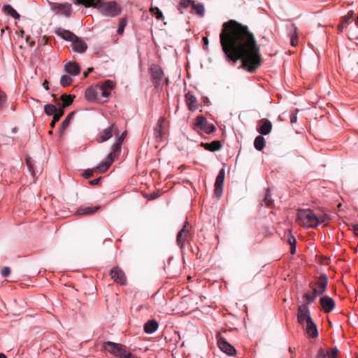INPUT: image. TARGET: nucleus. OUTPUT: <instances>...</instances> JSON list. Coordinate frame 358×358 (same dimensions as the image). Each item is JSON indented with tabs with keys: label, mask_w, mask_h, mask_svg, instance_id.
I'll list each match as a JSON object with an SVG mask.
<instances>
[{
	"label": "nucleus",
	"mask_w": 358,
	"mask_h": 358,
	"mask_svg": "<svg viewBox=\"0 0 358 358\" xmlns=\"http://www.w3.org/2000/svg\"><path fill=\"white\" fill-rule=\"evenodd\" d=\"M71 46L73 51L79 53L84 52L87 48V44L77 36L72 41Z\"/></svg>",
	"instance_id": "obj_23"
},
{
	"label": "nucleus",
	"mask_w": 358,
	"mask_h": 358,
	"mask_svg": "<svg viewBox=\"0 0 358 358\" xmlns=\"http://www.w3.org/2000/svg\"><path fill=\"white\" fill-rule=\"evenodd\" d=\"M48 3L50 10L56 15L69 17L72 12V6L69 3H55L50 1Z\"/></svg>",
	"instance_id": "obj_9"
},
{
	"label": "nucleus",
	"mask_w": 358,
	"mask_h": 358,
	"mask_svg": "<svg viewBox=\"0 0 358 358\" xmlns=\"http://www.w3.org/2000/svg\"><path fill=\"white\" fill-rule=\"evenodd\" d=\"M110 275L116 282L120 285H124L126 283V277L124 275V273L118 267L113 268L110 271Z\"/></svg>",
	"instance_id": "obj_20"
},
{
	"label": "nucleus",
	"mask_w": 358,
	"mask_h": 358,
	"mask_svg": "<svg viewBox=\"0 0 358 358\" xmlns=\"http://www.w3.org/2000/svg\"><path fill=\"white\" fill-rule=\"evenodd\" d=\"M64 115V109L63 108H57V112L53 115V116H55L59 120L61 118V117Z\"/></svg>",
	"instance_id": "obj_47"
},
{
	"label": "nucleus",
	"mask_w": 358,
	"mask_h": 358,
	"mask_svg": "<svg viewBox=\"0 0 358 358\" xmlns=\"http://www.w3.org/2000/svg\"><path fill=\"white\" fill-rule=\"evenodd\" d=\"M272 129V123L270 120L263 118L258 122L257 131L262 135L268 134Z\"/></svg>",
	"instance_id": "obj_18"
},
{
	"label": "nucleus",
	"mask_w": 358,
	"mask_h": 358,
	"mask_svg": "<svg viewBox=\"0 0 358 358\" xmlns=\"http://www.w3.org/2000/svg\"><path fill=\"white\" fill-rule=\"evenodd\" d=\"M194 128L201 129L206 134H211L216 129L213 124H209L206 117L203 116H198L194 122Z\"/></svg>",
	"instance_id": "obj_10"
},
{
	"label": "nucleus",
	"mask_w": 358,
	"mask_h": 358,
	"mask_svg": "<svg viewBox=\"0 0 358 358\" xmlns=\"http://www.w3.org/2000/svg\"><path fill=\"white\" fill-rule=\"evenodd\" d=\"M292 239H295V238L292 236H291L289 238H288V243L290 245V246H292Z\"/></svg>",
	"instance_id": "obj_55"
},
{
	"label": "nucleus",
	"mask_w": 358,
	"mask_h": 358,
	"mask_svg": "<svg viewBox=\"0 0 358 358\" xmlns=\"http://www.w3.org/2000/svg\"><path fill=\"white\" fill-rule=\"evenodd\" d=\"M352 18H353V12L350 11L347 16L343 17L341 22H343V24L345 25L348 23V22Z\"/></svg>",
	"instance_id": "obj_42"
},
{
	"label": "nucleus",
	"mask_w": 358,
	"mask_h": 358,
	"mask_svg": "<svg viewBox=\"0 0 358 358\" xmlns=\"http://www.w3.org/2000/svg\"><path fill=\"white\" fill-rule=\"evenodd\" d=\"M317 295V294L316 293H314V292H313V294L306 293L303 295V298L307 301L308 303H310L315 300Z\"/></svg>",
	"instance_id": "obj_37"
},
{
	"label": "nucleus",
	"mask_w": 358,
	"mask_h": 358,
	"mask_svg": "<svg viewBox=\"0 0 358 358\" xmlns=\"http://www.w3.org/2000/svg\"><path fill=\"white\" fill-rule=\"evenodd\" d=\"M0 358H7V357L4 354L0 353Z\"/></svg>",
	"instance_id": "obj_58"
},
{
	"label": "nucleus",
	"mask_w": 358,
	"mask_h": 358,
	"mask_svg": "<svg viewBox=\"0 0 358 358\" xmlns=\"http://www.w3.org/2000/svg\"><path fill=\"white\" fill-rule=\"evenodd\" d=\"M73 115V113H71L66 116L65 120L62 122V129H65L69 126Z\"/></svg>",
	"instance_id": "obj_38"
},
{
	"label": "nucleus",
	"mask_w": 358,
	"mask_h": 358,
	"mask_svg": "<svg viewBox=\"0 0 358 358\" xmlns=\"http://www.w3.org/2000/svg\"><path fill=\"white\" fill-rule=\"evenodd\" d=\"M127 25V20L125 18H121L119 20L118 27L117 29V32L118 34L121 35L124 33L125 27Z\"/></svg>",
	"instance_id": "obj_35"
},
{
	"label": "nucleus",
	"mask_w": 358,
	"mask_h": 358,
	"mask_svg": "<svg viewBox=\"0 0 358 358\" xmlns=\"http://www.w3.org/2000/svg\"><path fill=\"white\" fill-rule=\"evenodd\" d=\"M59 120L57 117H56L55 116H53V120H52V122H51V124H50L51 127H54L55 126L56 123H57Z\"/></svg>",
	"instance_id": "obj_51"
},
{
	"label": "nucleus",
	"mask_w": 358,
	"mask_h": 358,
	"mask_svg": "<svg viewBox=\"0 0 358 358\" xmlns=\"http://www.w3.org/2000/svg\"><path fill=\"white\" fill-rule=\"evenodd\" d=\"M10 273V269L9 267L5 266L1 269V274L3 277H8Z\"/></svg>",
	"instance_id": "obj_43"
},
{
	"label": "nucleus",
	"mask_w": 358,
	"mask_h": 358,
	"mask_svg": "<svg viewBox=\"0 0 358 358\" xmlns=\"http://www.w3.org/2000/svg\"><path fill=\"white\" fill-rule=\"evenodd\" d=\"M158 328V323L155 320L147 322L144 325V331L147 334L154 333Z\"/></svg>",
	"instance_id": "obj_29"
},
{
	"label": "nucleus",
	"mask_w": 358,
	"mask_h": 358,
	"mask_svg": "<svg viewBox=\"0 0 358 358\" xmlns=\"http://www.w3.org/2000/svg\"><path fill=\"white\" fill-rule=\"evenodd\" d=\"M355 23L358 26V17L355 20Z\"/></svg>",
	"instance_id": "obj_60"
},
{
	"label": "nucleus",
	"mask_w": 358,
	"mask_h": 358,
	"mask_svg": "<svg viewBox=\"0 0 358 358\" xmlns=\"http://www.w3.org/2000/svg\"><path fill=\"white\" fill-rule=\"evenodd\" d=\"M76 4H83L86 7H93L103 15L114 17L121 13L120 6L115 1H103L102 0H76Z\"/></svg>",
	"instance_id": "obj_2"
},
{
	"label": "nucleus",
	"mask_w": 358,
	"mask_h": 358,
	"mask_svg": "<svg viewBox=\"0 0 358 358\" xmlns=\"http://www.w3.org/2000/svg\"><path fill=\"white\" fill-rule=\"evenodd\" d=\"M43 86L45 87V89L46 90H49V87L48 86V82L47 81H45V83H43Z\"/></svg>",
	"instance_id": "obj_57"
},
{
	"label": "nucleus",
	"mask_w": 358,
	"mask_h": 358,
	"mask_svg": "<svg viewBox=\"0 0 358 358\" xmlns=\"http://www.w3.org/2000/svg\"><path fill=\"white\" fill-rule=\"evenodd\" d=\"M93 175V171L91 169L85 170V172L83 173V176L85 178L88 179L91 178Z\"/></svg>",
	"instance_id": "obj_46"
},
{
	"label": "nucleus",
	"mask_w": 358,
	"mask_h": 358,
	"mask_svg": "<svg viewBox=\"0 0 358 358\" xmlns=\"http://www.w3.org/2000/svg\"><path fill=\"white\" fill-rule=\"evenodd\" d=\"M187 279H188V280H190V279H191V277H190V276H187Z\"/></svg>",
	"instance_id": "obj_64"
},
{
	"label": "nucleus",
	"mask_w": 358,
	"mask_h": 358,
	"mask_svg": "<svg viewBox=\"0 0 358 358\" xmlns=\"http://www.w3.org/2000/svg\"><path fill=\"white\" fill-rule=\"evenodd\" d=\"M225 177V171L224 169H222L217 176L215 182V189L214 192L215 194L220 198L222 194L223 190V185Z\"/></svg>",
	"instance_id": "obj_14"
},
{
	"label": "nucleus",
	"mask_w": 358,
	"mask_h": 358,
	"mask_svg": "<svg viewBox=\"0 0 358 358\" xmlns=\"http://www.w3.org/2000/svg\"><path fill=\"white\" fill-rule=\"evenodd\" d=\"M320 305L327 313H330L335 308V302L332 298L328 296H322L320 299Z\"/></svg>",
	"instance_id": "obj_19"
},
{
	"label": "nucleus",
	"mask_w": 358,
	"mask_h": 358,
	"mask_svg": "<svg viewBox=\"0 0 358 358\" xmlns=\"http://www.w3.org/2000/svg\"><path fill=\"white\" fill-rule=\"evenodd\" d=\"M328 284V278L325 274L321 275L319 277L318 281L315 284V287L313 288L314 293L317 295H321L325 292Z\"/></svg>",
	"instance_id": "obj_16"
},
{
	"label": "nucleus",
	"mask_w": 358,
	"mask_h": 358,
	"mask_svg": "<svg viewBox=\"0 0 358 358\" xmlns=\"http://www.w3.org/2000/svg\"><path fill=\"white\" fill-rule=\"evenodd\" d=\"M296 222L306 228H315L318 226L317 215L310 209H299Z\"/></svg>",
	"instance_id": "obj_5"
},
{
	"label": "nucleus",
	"mask_w": 358,
	"mask_h": 358,
	"mask_svg": "<svg viewBox=\"0 0 358 358\" xmlns=\"http://www.w3.org/2000/svg\"><path fill=\"white\" fill-rule=\"evenodd\" d=\"M105 350L119 358H127L130 353L126 350L124 345L110 341L105 343Z\"/></svg>",
	"instance_id": "obj_8"
},
{
	"label": "nucleus",
	"mask_w": 358,
	"mask_h": 358,
	"mask_svg": "<svg viewBox=\"0 0 358 358\" xmlns=\"http://www.w3.org/2000/svg\"><path fill=\"white\" fill-rule=\"evenodd\" d=\"M345 25L343 24V22H341L340 24L338 26V29L340 32H341Z\"/></svg>",
	"instance_id": "obj_53"
},
{
	"label": "nucleus",
	"mask_w": 358,
	"mask_h": 358,
	"mask_svg": "<svg viewBox=\"0 0 358 358\" xmlns=\"http://www.w3.org/2000/svg\"><path fill=\"white\" fill-rule=\"evenodd\" d=\"M150 10L157 20H161L163 17L162 12L158 8L152 7Z\"/></svg>",
	"instance_id": "obj_39"
},
{
	"label": "nucleus",
	"mask_w": 358,
	"mask_h": 358,
	"mask_svg": "<svg viewBox=\"0 0 358 358\" xmlns=\"http://www.w3.org/2000/svg\"><path fill=\"white\" fill-rule=\"evenodd\" d=\"M168 123L164 117H159L153 128V135L157 142L163 141L166 136Z\"/></svg>",
	"instance_id": "obj_6"
},
{
	"label": "nucleus",
	"mask_w": 358,
	"mask_h": 358,
	"mask_svg": "<svg viewBox=\"0 0 358 358\" xmlns=\"http://www.w3.org/2000/svg\"><path fill=\"white\" fill-rule=\"evenodd\" d=\"M201 146L203 147L206 150L211 152L219 150L222 148V145L219 141H214L210 143H202Z\"/></svg>",
	"instance_id": "obj_28"
},
{
	"label": "nucleus",
	"mask_w": 358,
	"mask_h": 358,
	"mask_svg": "<svg viewBox=\"0 0 358 358\" xmlns=\"http://www.w3.org/2000/svg\"><path fill=\"white\" fill-rule=\"evenodd\" d=\"M150 73L156 87L159 85L164 78V71L157 64H152L150 67Z\"/></svg>",
	"instance_id": "obj_13"
},
{
	"label": "nucleus",
	"mask_w": 358,
	"mask_h": 358,
	"mask_svg": "<svg viewBox=\"0 0 358 358\" xmlns=\"http://www.w3.org/2000/svg\"><path fill=\"white\" fill-rule=\"evenodd\" d=\"M203 42H204V45H208V40L207 37H203Z\"/></svg>",
	"instance_id": "obj_56"
},
{
	"label": "nucleus",
	"mask_w": 358,
	"mask_h": 358,
	"mask_svg": "<svg viewBox=\"0 0 358 358\" xmlns=\"http://www.w3.org/2000/svg\"><path fill=\"white\" fill-rule=\"evenodd\" d=\"M264 202L268 206H271L272 203H273V201L271 199L270 192H269L268 189L266 190V194L265 195V197H264Z\"/></svg>",
	"instance_id": "obj_41"
},
{
	"label": "nucleus",
	"mask_w": 358,
	"mask_h": 358,
	"mask_svg": "<svg viewBox=\"0 0 358 358\" xmlns=\"http://www.w3.org/2000/svg\"><path fill=\"white\" fill-rule=\"evenodd\" d=\"M317 219L318 221V225L321 223L325 222L327 220H329V217L327 215H322L320 216L317 215Z\"/></svg>",
	"instance_id": "obj_44"
},
{
	"label": "nucleus",
	"mask_w": 358,
	"mask_h": 358,
	"mask_svg": "<svg viewBox=\"0 0 358 358\" xmlns=\"http://www.w3.org/2000/svg\"><path fill=\"white\" fill-rule=\"evenodd\" d=\"M13 133L16 132V128H13Z\"/></svg>",
	"instance_id": "obj_61"
},
{
	"label": "nucleus",
	"mask_w": 358,
	"mask_h": 358,
	"mask_svg": "<svg viewBox=\"0 0 358 358\" xmlns=\"http://www.w3.org/2000/svg\"><path fill=\"white\" fill-rule=\"evenodd\" d=\"M3 11L6 14L11 15L15 19L20 18L18 13L10 5H5L3 6Z\"/></svg>",
	"instance_id": "obj_31"
},
{
	"label": "nucleus",
	"mask_w": 358,
	"mask_h": 358,
	"mask_svg": "<svg viewBox=\"0 0 358 358\" xmlns=\"http://www.w3.org/2000/svg\"><path fill=\"white\" fill-rule=\"evenodd\" d=\"M158 196L157 194H150L147 196L148 199H155Z\"/></svg>",
	"instance_id": "obj_52"
},
{
	"label": "nucleus",
	"mask_w": 358,
	"mask_h": 358,
	"mask_svg": "<svg viewBox=\"0 0 358 358\" xmlns=\"http://www.w3.org/2000/svg\"><path fill=\"white\" fill-rule=\"evenodd\" d=\"M118 134L119 130L115 124H113L99 133L98 139L100 142H105L110 139L113 135Z\"/></svg>",
	"instance_id": "obj_11"
},
{
	"label": "nucleus",
	"mask_w": 358,
	"mask_h": 358,
	"mask_svg": "<svg viewBox=\"0 0 358 358\" xmlns=\"http://www.w3.org/2000/svg\"><path fill=\"white\" fill-rule=\"evenodd\" d=\"M254 146L257 150H262L265 146L264 138L262 136H257L255 139Z\"/></svg>",
	"instance_id": "obj_30"
},
{
	"label": "nucleus",
	"mask_w": 358,
	"mask_h": 358,
	"mask_svg": "<svg viewBox=\"0 0 358 358\" xmlns=\"http://www.w3.org/2000/svg\"><path fill=\"white\" fill-rule=\"evenodd\" d=\"M99 181H100V178H96V179H94V180H91V181L90 182V183L91 185H97V184L99 182Z\"/></svg>",
	"instance_id": "obj_54"
},
{
	"label": "nucleus",
	"mask_w": 358,
	"mask_h": 358,
	"mask_svg": "<svg viewBox=\"0 0 358 358\" xmlns=\"http://www.w3.org/2000/svg\"><path fill=\"white\" fill-rule=\"evenodd\" d=\"M99 209V206H84L79 207L76 210V214L79 215H89L94 214Z\"/></svg>",
	"instance_id": "obj_24"
},
{
	"label": "nucleus",
	"mask_w": 358,
	"mask_h": 358,
	"mask_svg": "<svg viewBox=\"0 0 358 358\" xmlns=\"http://www.w3.org/2000/svg\"><path fill=\"white\" fill-rule=\"evenodd\" d=\"M290 36V43L292 46H296L299 42L297 27L294 24H291L288 28Z\"/></svg>",
	"instance_id": "obj_26"
},
{
	"label": "nucleus",
	"mask_w": 358,
	"mask_h": 358,
	"mask_svg": "<svg viewBox=\"0 0 358 358\" xmlns=\"http://www.w3.org/2000/svg\"><path fill=\"white\" fill-rule=\"evenodd\" d=\"M26 164L27 166L28 170L31 175L34 177V165L31 161V159L29 157H27L26 159Z\"/></svg>",
	"instance_id": "obj_40"
},
{
	"label": "nucleus",
	"mask_w": 358,
	"mask_h": 358,
	"mask_svg": "<svg viewBox=\"0 0 358 358\" xmlns=\"http://www.w3.org/2000/svg\"><path fill=\"white\" fill-rule=\"evenodd\" d=\"M115 87V83L110 80H105L101 85L91 86L86 90L85 98L88 101H95L99 94L103 98H108Z\"/></svg>",
	"instance_id": "obj_3"
},
{
	"label": "nucleus",
	"mask_w": 358,
	"mask_h": 358,
	"mask_svg": "<svg viewBox=\"0 0 358 358\" xmlns=\"http://www.w3.org/2000/svg\"><path fill=\"white\" fill-rule=\"evenodd\" d=\"M352 227L355 235L358 236V224H353Z\"/></svg>",
	"instance_id": "obj_50"
},
{
	"label": "nucleus",
	"mask_w": 358,
	"mask_h": 358,
	"mask_svg": "<svg viewBox=\"0 0 358 358\" xmlns=\"http://www.w3.org/2000/svg\"><path fill=\"white\" fill-rule=\"evenodd\" d=\"M312 319L310 315V310L307 304H302L298 308L297 321L304 327L305 323Z\"/></svg>",
	"instance_id": "obj_12"
},
{
	"label": "nucleus",
	"mask_w": 358,
	"mask_h": 358,
	"mask_svg": "<svg viewBox=\"0 0 358 358\" xmlns=\"http://www.w3.org/2000/svg\"><path fill=\"white\" fill-rule=\"evenodd\" d=\"M6 98L3 93L0 92V109L2 108L6 103Z\"/></svg>",
	"instance_id": "obj_45"
},
{
	"label": "nucleus",
	"mask_w": 358,
	"mask_h": 358,
	"mask_svg": "<svg viewBox=\"0 0 358 358\" xmlns=\"http://www.w3.org/2000/svg\"><path fill=\"white\" fill-rule=\"evenodd\" d=\"M62 101V108L69 106L73 101V98L70 95L64 94L61 96Z\"/></svg>",
	"instance_id": "obj_36"
},
{
	"label": "nucleus",
	"mask_w": 358,
	"mask_h": 358,
	"mask_svg": "<svg viewBox=\"0 0 358 358\" xmlns=\"http://www.w3.org/2000/svg\"><path fill=\"white\" fill-rule=\"evenodd\" d=\"M339 350L337 348H332L330 351L326 350L323 348H320L315 358H336L338 355Z\"/></svg>",
	"instance_id": "obj_21"
},
{
	"label": "nucleus",
	"mask_w": 358,
	"mask_h": 358,
	"mask_svg": "<svg viewBox=\"0 0 358 358\" xmlns=\"http://www.w3.org/2000/svg\"><path fill=\"white\" fill-rule=\"evenodd\" d=\"M176 241L179 243V232L176 235Z\"/></svg>",
	"instance_id": "obj_59"
},
{
	"label": "nucleus",
	"mask_w": 358,
	"mask_h": 358,
	"mask_svg": "<svg viewBox=\"0 0 358 358\" xmlns=\"http://www.w3.org/2000/svg\"><path fill=\"white\" fill-rule=\"evenodd\" d=\"M189 182V181H188L187 180H185L183 181V182Z\"/></svg>",
	"instance_id": "obj_63"
},
{
	"label": "nucleus",
	"mask_w": 358,
	"mask_h": 358,
	"mask_svg": "<svg viewBox=\"0 0 358 358\" xmlns=\"http://www.w3.org/2000/svg\"><path fill=\"white\" fill-rule=\"evenodd\" d=\"M73 79L69 75H63L60 80V84L63 87L69 86L71 84Z\"/></svg>",
	"instance_id": "obj_34"
},
{
	"label": "nucleus",
	"mask_w": 358,
	"mask_h": 358,
	"mask_svg": "<svg viewBox=\"0 0 358 358\" xmlns=\"http://www.w3.org/2000/svg\"><path fill=\"white\" fill-rule=\"evenodd\" d=\"M296 239H292V246H290V252L294 255L296 252Z\"/></svg>",
	"instance_id": "obj_48"
},
{
	"label": "nucleus",
	"mask_w": 358,
	"mask_h": 358,
	"mask_svg": "<svg viewBox=\"0 0 358 358\" xmlns=\"http://www.w3.org/2000/svg\"><path fill=\"white\" fill-rule=\"evenodd\" d=\"M44 111L47 115L51 116L57 112V108L53 104L48 103L44 107Z\"/></svg>",
	"instance_id": "obj_33"
},
{
	"label": "nucleus",
	"mask_w": 358,
	"mask_h": 358,
	"mask_svg": "<svg viewBox=\"0 0 358 358\" xmlns=\"http://www.w3.org/2000/svg\"><path fill=\"white\" fill-rule=\"evenodd\" d=\"M64 69L68 73L72 76H78L80 71L78 64L74 62L66 63L64 65Z\"/></svg>",
	"instance_id": "obj_27"
},
{
	"label": "nucleus",
	"mask_w": 358,
	"mask_h": 358,
	"mask_svg": "<svg viewBox=\"0 0 358 358\" xmlns=\"http://www.w3.org/2000/svg\"><path fill=\"white\" fill-rule=\"evenodd\" d=\"M57 33L59 35L62 36V37L66 41H73L74 38H76V36L74 35L73 33L66 30L58 31Z\"/></svg>",
	"instance_id": "obj_32"
},
{
	"label": "nucleus",
	"mask_w": 358,
	"mask_h": 358,
	"mask_svg": "<svg viewBox=\"0 0 358 358\" xmlns=\"http://www.w3.org/2000/svg\"><path fill=\"white\" fill-rule=\"evenodd\" d=\"M297 120V117L295 113H292L290 115V122L292 124L295 123Z\"/></svg>",
	"instance_id": "obj_49"
},
{
	"label": "nucleus",
	"mask_w": 358,
	"mask_h": 358,
	"mask_svg": "<svg viewBox=\"0 0 358 358\" xmlns=\"http://www.w3.org/2000/svg\"><path fill=\"white\" fill-rule=\"evenodd\" d=\"M289 352H292V348H289Z\"/></svg>",
	"instance_id": "obj_62"
},
{
	"label": "nucleus",
	"mask_w": 358,
	"mask_h": 358,
	"mask_svg": "<svg viewBox=\"0 0 358 358\" xmlns=\"http://www.w3.org/2000/svg\"><path fill=\"white\" fill-rule=\"evenodd\" d=\"M126 135H127L126 131L123 132L120 136H119V134L117 135L118 137H117L115 143L111 147L112 151L108 154L107 160L105 162H103L101 164H99L96 168V170L98 172L103 173L109 169V167L113 162L117 153L120 152L121 145L125 138Z\"/></svg>",
	"instance_id": "obj_4"
},
{
	"label": "nucleus",
	"mask_w": 358,
	"mask_h": 358,
	"mask_svg": "<svg viewBox=\"0 0 358 358\" xmlns=\"http://www.w3.org/2000/svg\"><path fill=\"white\" fill-rule=\"evenodd\" d=\"M217 345L220 349L227 355L232 356L236 354V350L234 346L229 344L227 340L222 337H219Z\"/></svg>",
	"instance_id": "obj_17"
},
{
	"label": "nucleus",
	"mask_w": 358,
	"mask_h": 358,
	"mask_svg": "<svg viewBox=\"0 0 358 358\" xmlns=\"http://www.w3.org/2000/svg\"><path fill=\"white\" fill-rule=\"evenodd\" d=\"M192 236V227L187 221H185L182 229H180V248L182 247V241L189 242Z\"/></svg>",
	"instance_id": "obj_15"
},
{
	"label": "nucleus",
	"mask_w": 358,
	"mask_h": 358,
	"mask_svg": "<svg viewBox=\"0 0 358 358\" xmlns=\"http://www.w3.org/2000/svg\"><path fill=\"white\" fill-rule=\"evenodd\" d=\"M305 330L307 335L310 337L316 338L318 336L317 326L312 319H310L309 322L306 323Z\"/></svg>",
	"instance_id": "obj_22"
},
{
	"label": "nucleus",
	"mask_w": 358,
	"mask_h": 358,
	"mask_svg": "<svg viewBox=\"0 0 358 358\" xmlns=\"http://www.w3.org/2000/svg\"><path fill=\"white\" fill-rule=\"evenodd\" d=\"M189 9L192 14L196 13L203 17L205 13L204 6L201 3H195L194 0H180V9Z\"/></svg>",
	"instance_id": "obj_7"
},
{
	"label": "nucleus",
	"mask_w": 358,
	"mask_h": 358,
	"mask_svg": "<svg viewBox=\"0 0 358 358\" xmlns=\"http://www.w3.org/2000/svg\"><path fill=\"white\" fill-rule=\"evenodd\" d=\"M185 101L190 110L194 111L198 108V101L196 97L191 93L188 92L185 94Z\"/></svg>",
	"instance_id": "obj_25"
},
{
	"label": "nucleus",
	"mask_w": 358,
	"mask_h": 358,
	"mask_svg": "<svg viewBox=\"0 0 358 358\" xmlns=\"http://www.w3.org/2000/svg\"><path fill=\"white\" fill-rule=\"evenodd\" d=\"M220 41L226 57L234 62L241 61V67L253 73L260 66V48L248 26L234 20L222 24Z\"/></svg>",
	"instance_id": "obj_1"
}]
</instances>
